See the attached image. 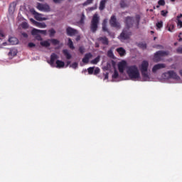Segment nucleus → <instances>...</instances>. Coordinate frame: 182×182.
<instances>
[{
	"instance_id": "25",
	"label": "nucleus",
	"mask_w": 182,
	"mask_h": 182,
	"mask_svg": "<svg viewBox=\"0 0 182 182\" xmlns=\"http://www.w3.org/2000/svg\"><path fill=\"white\" fill-rule=\"evenodd\" d=\"M50 41H41L40 43V45L41 46H43L44 48H49V46H50V43H49Z\"/></svg>"
},
{
	"instance_id": "45",
	"label": "nucleus",
	"mask_w": 182,
	"mask_h": 182,
	"mask_svg": "<svg viewBox=\"0 0 182 182\" xmlns=\"http://www.w3.org/2000/svg\"><path fill=\"white\" fill-rule=\"evenodd\" d=\"M167 14H168V11H165V10H162L161 11V15L162 16H167Z\"/></svg>"
},
{
	"instance_id": "16",
	"label": "nucleus",
	"mask_w": 182,
	"mask_h": 182,
	"mask_svg": "<svg viewBox=\"0 0 182 182\" xmlns=\"http://www.w3.org/2000/svg\"><path fill=\"white\" fill-rule=\"evenodd\" d=\"M97 41L99 42H101V43H102V45H105V46L109 45V38H107V37H106V36L99 37L97 38Z\"/></svg>"
},
{
	"instance_id": "9",
	"label": "nucleus",
	"mask_w": 182,
	"mask_h": 182,
	"mask_svg": "<svg viewBox=\"0 0 182 182\" xmlns=\"http://www.w3.org/2000/svg\"><path fill=\"white\" fill-rule=\"evenodd\" d=\"M78 32L77 30L68 26L66 28V34L68 35V36H75V35H77Z\"/></svg>"
},
{
	"instance_id": "15",
	"label": "nucleus",
	"mask_w": 182,
	"mask_h": 182,
	"mask_svg": "<svg viewBox=\"0 0 182 182\" xmlns=\"http://www.w3.org/2000/svg\"><path fill=\"white\" fill-rule=\"evenodd\" d=\"M46 30H39L36 28H33L31 31V35H38V33H42V35H46Z\"/></svg>"
},
{
	"instance_id": "35",
	"label": "nucleus",
	"mask_w": 182,
	"mask_h": 182,
	"mask_svg": "<svg viewBox=\"0 0 182 182\" xmlns=\"http://www.w3.org/2000/svg\"><path fill=\"white\" fill-rule=\"evenodd\" d=\"M48 41H50V42H51L54 46L59 45V41L58 39L52 38Z\"/></svg>"
},
{
	"instance_id": "32",
	"label": "nucleus",
	"mask_w": 182,
	"mask_h": 182,
	"mask_svg": "<svg viewBox=\"0 0 182 182\" xmlns=\"http://www.w3.org/2000/svg\"><path fill=\"white\" fill-rule=\"evenodd\" d=\"M107 56H108V58H111V59H114V54L113 53V50H109L107 51Z\"/></svg>"
},
{
	"instance_id": "39",
	"label": "nucleus",
	"mask_w": 182,
	"mask_h": 182,
	"mask_svg": "<svg viewBox=\"0 0 182 182\" xmlns=\"http://www.w3.org/2000/svg\"><path fill=\"white\" fill-rule=\"evenodd\" d=\"M118 77H119V72L114 70V74L112 75V79H117Z\"/></svg>"
},
{
	"instance_id": "62",
	"label": "nucleus",
	"mask_w": 182,
	"mask_h": 182,
	"mask_svg": "<svg viewBox=\"0 0 182 182\" xmlns=\"http://www.w3.org/2000/svg\"><path fill=\"white\" fill-rule=\"evenodd\" d=\"M156 8H157V9L160 8V5L158 4V5L156 6Z\"/></svg>"
},
{
	"instance_id": "13",
	"label": "nucleus",
	"mask_w": 182,
	"mask_h": 182,
	"mask_svg": "<svg viewBox=\"0 0 182 182\" xmlns=\"http://www.w3.org/2000/svg\"><path fill=\"white\" fill-rule=\"evenodd\" d=\"M59 56H58V55H56V53H52L50 55V60L48 62V63L50 65V66L53 67L55 65V60H56V59H58Z\"/></svg>"
},
{
	"instance_id": "56",
	"label": "nucleus",
	"mask_w": 182,
	"mask_h": 182,
	"mask_svg": "<svg viewBox=\"0 0 182 182\" xmlns=\"http://www.w3.org/2000/svg\"><path fill=\"white\" fill-rule=\"evenodd\" d=\"M22 36H23V38H28V33H23Z\"/></svg>"
},
{
	"instance_id": "22",
	"label": "nucleus",
	"mask_w": 182,
	"mask_h": 182,
	"mask_svg": "<svg viewBox=\"0 0 182 182\" xmlns=\"http://www.w3.org/2000/svg\"><path fill=\"white\" fill-rule=\"evenodd\" d=\"M140 19H141L140 15L136 14L135 16V23H136V29H139V26L140 25Z\"/></svg>"
},
{
	"instance_id": "24",
	"label": "nucleus",
	"mask_w": 182,
	"mask_h": 182,
	"mask_svg": "<svg viewBox=\"0 0 182 182\" xmlns=\"http://www.w3.org/2000/svg\"><path fill=\"white\" fill-rule=\"evenodd\" d=\"M63 53L64 56H65L66 59H72V55L69 53V50H68L67 49L63 50Z\"/></svg>"
},
{
	"instance_id": "27",
	"label": "nucleus",
	"mask_w": 182,
	"mask_h": 182,
	"mask_svg": "<svg viewBox=\"0 0 182 182\" xmlns=\"http://www.w3.org/2000/svg\"><path fill=\"white\" fill-rule=\"evenodd\" d=\"M99 62H100V55H98L94 60H92L90 61V63H92V65H97V63H99Z\"/></svg>"
},
{
	"instance_id": "6",
	"label": "nucleus",
	"mask_w": 182,
	"mask_h": 182,
	"mask_svg": "<svg viewBox=\"0 0 182 182\" xmlns=\"http://www.w3.org/2000/svg\"><path fill=\"white\" fill-rule=\"evenodd\" d=\"M165 77L167 79H174L175 80H179L180 76L177 75V73L173 70H169L164 74Z\"/></svg>"
},
{
	"instance_id": "38",
	"label": "nucleus",
	"mask_w": 182,
	"mask_h": 182,
	"mask_svg": "<svg viewBox=\"0 0 182 182\" xmlns=\"http://www.w3.org/2000/svg\"><path fill=\"white\" fill-rule=\"evenodd\" d=\"M94 71H95V67H90L87 68V72L90 75H93Z\"/></svg>"
},
{
	"instance_id": "57",
	"label": "nucleus",
	"mask_w": 182,
	"mask_h": 182,
	"mask_svg": "<svg viewBox=\"0 0 182 182\" xmlns=\"http://www.w3.org/2000/svg\"><path fill=\"white\" fill-rule=\"evenodd\" d=\"M75 40L77 41H80V36H77L75 38Z\"/></svg>"
},
{
	"instance_id": "58",
	"label": "nucleus",
	"mask_w": 182,
	"mask_h": 182,
	"mask_svg": "<svg viewBox=\"0 0 182 182\" xmlns=\"http://www.w3.org/2000/svg\"><path fill=\"white\" fill-rule=\"evenodd\" d=\"M70 65V61H67L65 68H68V66H69Z\"/></svg>"
},
{
	"instance_id": "23",
	"label": "nucleus",
	"mask_w": 182,
	"mask_h": 182,
	"mask_svg": "<svg viewBox=\"0 0 182 182\" xmlns=\"http://www.w3.org/2000/svg\"><path fill=\"white\" fill-rule=\"evenodd\" d=\"M56 68L60 69V68H65V63L60 60H57L56 62Z\"/></svg>"
},
{
	"instance_id": "48",
	"label": "nucleus",
	"mask_w": 182,
	"mask_h": 182,
	"mask_svg": "<svg viewBox=\"0 0 182 182\" xmlns=\"http://www.w3.org/2000/svg\"><path fill=\"white\" fill-rule=\"evenodd\" d=\"M79 52H80V53L83 55L85 53V48H83L82 46L80 47L79 48Z\"/></svg>"
},
{
	"instance_id": "40",
	"label": "nucleus",
	"mask_w": 182,
	"mask_h": 182,
	"mask_svg": "<svg viewBox=\"0 0 182 182\" xmlns=\"http://www.w3.org/2000/svg\"><path fill=\"white\" fill-rule=\"evenodd\" d=\"M21 28H23V29H28V28H29V25L26 22H23L21 23Z\"/></svg>"
},
{
	"instance_id": "46",
	"label": "nucleus",
	"mask_w": 182,
	"mask_h": 182,
	"mask_svg": "<svg viewBox=\"0 0 182 182\" xmlns=\"http://www.w3.org/2000/svg\"><path fill=\"white\" fill-rule=\"evenodd\" d=\"M77 63H73L71 65H70V68H73V69H77Z\"/></svg>"
},
{
	"instance_id": "61",
	"label": "nucleus",
	"mask_w": 182,
	"mask_h": 182,
	"mask_svg": "<svg viewBox=\"0 0 182 182\" xmlns=\"http://www.w3.org/2000/svg\"><path fill=\"white\" fill-rule=\"evenodd\" d=\"M0 36H1L2 38H4V35L2 34V33H0Z\"/></svg>"
},
{
	"instance_id": "59",
	"label": "nucleus",
	"mask_w": 182,
	"mask_h": 182,
	"mask_svg": "<svg viewBox=\"0 0 182 182\" xmlns=\"http://www.w3.org/2000/svg\"><path fill=\"white\" fill-rule=\"evenodd\" d=\"M99 43H95V48H100Z\"/></svg>"
},
{
	"instance_id": "10",
	"label": "nucleus",
	"mask_w": 182,
	"mask_h": 182,
	"mask_svg": "<svg viewBox=\"0 0 182 182\" xmlns=\"http://www.w3.org/2000/svg\"><path fill=\"white\" fill-rule=\"evenodd\" d=\"M125 23L127 26V28L130 29L133 26V23H134V20L133 17L127 16L125 18Z\"/></svg>"
},
{
	"instance_id": "41",
	"label": "nucleus",
	"mask_w": 182,
	"mask_h": 182,
	"mask_svg": "<svg viewBox=\"0 0 182 182\" xmlns=\"http://www.w3.org/2000/svg\"><path fill=\"white\" fill-rule=\"evenodd\" d=\"M48 32H50V38H52V36H54L55 34L56 33V31H55V29L51 28L48 31Z\"/></svg>"
},
{
	"instance_id": "47",
	"label": "nucleus",
	"mask_w": 182,
	"mask_h": 182,
	"mask_svg": "<svg viewBox=\"0 0 182 182\" xmlns=\"http://www.w3.org/2000/svg\"><path fill=\"white\" fill-rule=\"evenodd\" d=\"M99 73H100V68H96L95 70H94V75H99Z\"/></svg>"
},
{
	"instance_id": "4",
	"label": "nucleus",
	"mask_w": 182,
	"mask_h": 182,
	"mask_svg": "<svg viewBox=\"0 0 182 182\" xmlns=\"http://www.w3.org/2000/svg\"><path fill=\"white\" fill-rule=\"evenodd\" d=\"M170 55V51H164V50H159L154 53L153 60L156 63L159 62H161V58H164V56H168Z\"/></svg>"
},
{
	"instance_id": "43",
	"label": "nucleus",
	"mask_w": 182,
	"mask_h": 182,
	"mask_svg": "<svg viewBox=\"0 0 182 182\" xmlns=\"http://www.w3.org/2000/svg\"><path fill=\"white\" fill-rule=\"evenodd\" d=\"M9 56H16V53L13 50H10V51L8 53Z\"/></svg>"
},
{
	"instance_id": "31",
	"label": "nucleus",
	"mask_w": 182,
	"mask_h": 182,
	"mask_svg": "<svg viewBox=\"0 0 182 182\" xmlns=\"http://www.w3.org/2000/svg\"><path fill=\"white\" fill-rule=\"evenodd\" d=\"M68 46H69L70 49H75V46H73V41H72V39L70 38H68Z\"/></svg>"
},
{
	"instance_id": "51",
	"label": "nucleus",
	"mask_w": 182,
	"mask_h": 182,
	"mask_svg": "<svg viewBox=\"0 0 182 182\" xmlns=\"http://www.w3.org/2000/svg\"><path fill=\"white\" fill-rule=\"evenodd\" d=\"M177 53H182V47H179L176 49Z\"/></svg>"
},
{
	"instance_id": "3",
	"label": "nucleus",
	"mask_w": 182,
	"mask_h": 182,
	"mask_svg": "<svg viewBox=\"0 0 182 182\" xmlns=\"http://www.w3.org/2000/svg\"><path fill=\"white\" fill-rule=\"evenodd\" d=\"M99 22H100V17H99V14H95L91 20L90 24V31L92 33H96L97 28H99Z\"/></svg>"
},
{
	"instance_id": "53",
	"label": "nucleus",
	"mask_w": 182,
	"mask_h": 182,
	"mask_svg": "<svg viewBox=\"0 0 182 182\" xmlns=\"http://www.w3.org/2000/svg\"><path fill=\"white\" fill-rule=\"evenodd\" d=\"M54 4H60L63 0H53Z\"/></svg>"
},
{
	"instance_id": "28",
	"label": "nucleus",
	"mask_w": 182,
	"mask_h": 182,
	"mask_svg": "<svg viewBox=\"0 0 182 182\" xmlns=\"http://www.w3.org/2000/svg\"><path fill=\"white\" fill-rule=\"evenodd\" d=\"M102 31L103 32H107V33L110 35V31H109V29H107V26H106V20H104V22L102 23Z\"/></svg>"
},
{
	"instance_id": "64",
	"label": "nucleus",
	"mask_w": 182,
	"mask_h": 182,
	"mask_svg": "<svg viewBox=\"0 0 182 182\" xmlns=\"http://www.w3.org/2000/svg\"><path fill=\"white\" fill-rule=\"evenodd\" d=\"M151 33H154V31H151Z\"/></svg>"
},
{
	"instance_id": "34",
	"label": "nucleus",
	"mask_w": 182,
	"mask_h": 182,
	"mask_svg": "<svg viewBox=\"0 0 182 182\" xmlns=\"http://www.w3.org/2000/svg\"><path fill=\"white\" fill-rule=\"evenodd\" d=\"M119 5L121 6V8H127V4L126 3V1H124V0H121Z\"/></svg>"
},
{
	"instance_id": "29",
	"label": "nucleus",
	"mask_w": 182,
	"mask_h": 182,
	"mask_svg": "<svg viewBox=\"0 0 182 182\" xmlns=\"http://www.w3.org/2000/svg\"><path fill=\"white\" fill-rule=\"evenodd\" d=\"M85 19H86V16H85V13H82L81 18L79 21L80 25H83V23H85Z\"/></svg>"
},
{
	"instance_id": "26",
	"label": "nucleus",
	"mask_w": 182,
	"mask_h": 182,
	"mask_svg": "<svg viewBox=\"0 0 182 182\" xmlns=\"http://www.w3.org/2000/svg\"><path fill=\"white\" fill-rule=\"evenodd\" d=\"M137 46L140 48V49H147V44L146 43L140 42L137 44Z\"/></svg>"
},
{
	"instance_id": "20",
	"label": "nucleus",
	"mask_w": 182,
	"mask_h": 182,
	"mask_svg": "<svg viewBox=\"0 0 182 182\" xmlns=\"http://www.w3.org/2000/svg\"><path fill=\"white\" fill-rule=\"evenodd\" d=\"M106 2H107V0H102L100 1L99 6L100 11H103L106 8Z\"/></svg>"
},
{
	"instance_id": "30",
	"label": "nucleus",
	"mask_w": 182,
	"mask_h": 182,
	"mask_svg": "<svg viewBox=\"0 0 182 182\" xmlns=\"http://www.w3.org/2000/svg\"><path fill=\"white\" fill-rule=\"evenodd\" d=\"M166 28L169 32H173L174 31V24L168 23Z\"/></svg>"
},
{
	"instance_id": "44",
	"label": "nucleus",
	"mask_w": 182,
	"mask_h": 182,
	"mask_svg": "<svg viewBox=\"0 0 182 182\" xmlns=\"http://www.w3.org/2000/svg\"><path fill=\"white\" fill-rule=\"evenodd\" d=\"M158 5L160 6H164V5H166V1L164 0H159L158 1Z\"/></svg>"
},
{
	"instance_id": "33",
	"label": "nucleus",
	"mask_w": 182,
	"mask_h": 182,
	"mask_svg": "<svg viewBox=\"0 0 182 182\" xmlns=\"http://www.w3.org/2000/svg\"><path fill=\"white\" fill-rule=\"evenodd\" d=\"M14 11H15V4H12L9 6V12L10 14H14Z\"/></svg>"
},
{
	"instance_id": "49",
	"label": "nucleus",
	"mask_w": 182,
	"mask_h": 182,
	"mask_svg": "<svg viewBox=\"0 0 182 182\" xmlns=\"http://www.w3.org/2000/svg\"><path fill=\"white\" fill-rule=\"evenodd\" d=\"M28 48H35V46H36V45H35V43H28Z\"/></svg>"
},
{
	"instance_id": "1",
	"label": "nucleus",
	"mask_w": 182,
	"mask_h": 182,
	"mask_svg": "<svg viewBox=\"0 0 182 182\" xmlns=\"http://www.w3.org/2000/svg\"><path fill=\"white\" fill-rule=\"evenodd\" d=\"M127 73L132 80L139 79L140 77V73L137 65H131L127 68Z\"/></svg>"
},
{
	"instance_id": "14",
	"label": "nucleus",
	"mask_w": 182,
	"mask_h": 182,
	"mask_svg": "<svg viewBox=\"0 0 182 182\" xmlns=\"http://www.w3.org/2000/svg\"><path fill=\"white\" fill-rule=\"evenodd\" d=\"M127 63L126 61H122L118 64V70L119 73H123L124 72V69L126 68Z\"/></svg>"
},
{
	"instance_id": "63",
	"label": "nucleus",
	"mask_w": 182,
	"mask_h": 182,
	"mask_svg": "<svg viewBox=\"0 0 182 182\" xmlns=\"http://www.w3.org/2000/svg\"><path fill=\"white\" fill-rule=\"evenodd\" d=\"M156 39H157V37L154 38V41H156Z\"/></svg>"
},
{
	"instance_id": "17",
	"label": "nucleus",
	"mask_w": 182,
	"mask_h": 182,
	"mask_svg": "<svg viewBox=\"0 0 182 182\" xmlns=\"http://www.w3.org/2000/svg\"><path fill=\"white\" fill-rule=\"evenodd\" d=\"M31 21L33 22V23L38 28H46V24L45 23H39L33 18H31Z\"/></svg>"
},
{
	"instance_id": "12",
	"label": "nucleus",
	"mask_w": 182,
	"mask_h": 182,
	"mask_svg": "<svg viewBox=\"0 0 182 182\" xmlns=\"http://www.w3.org/2000/svg\"><path fill=\"white\" fill-rule=\"evenodd\" d=\"M33 15H34L35 19H36V21H48V18L42 17V16H43V15H42L41 14H39L35 11H33Z\"/></svg>"
},
{
	"instance_id": "54",
	"label": "nucleus",
	"mask_w": 182,
	"mask_h": 182,
	"mask_svg": "<svg viewBox=\"0 0 182 182\" xmlns=\"http://www.w3.org/2000/svg\"><path fill=\"white\" fill-rule=\"evenodd\" d=\"M178 38H179V42H181L182 41V33H179Z\"/></svg>"
},
{
	"instance_id": "52",
	"label": "nucleus",
	"mask_w": 182,
	"mask_h": 182,
	"mask_svg": "<svg viewBox=\"0 0 182 182\" xmlns=\"http://www.w3.org/2000/svg\"><path fill=\"white\" fill-rule=\"evenodd\" d=\"M156 48L157 49H164V46H161V45H156Z\"/></svg>"
},
{
	"instance_id": "8",
	"label": "nucleus",
	"mask_w": 182,
	"mask_h": 182,
	"mask_svg": "<svg viewBox=\"0 0 182 182\" xmlns=\"http://www.w3.org/2000/svg\"><path fill=\"white\" fill-rule=\"evenodd\" d=\"M37 9H38L39 11H43L44 12H49V11H50V7H49V5L43 4L41 3L37 4Z\"/></svg>"
},
{
	"instance_id": "21",
	"label": "nucleus",
	"mask_w": 182,
	"mask_h": 182,
	"mask_svg": "<svg viewBox=\"0 0 182 182\" xmlns=\"http://www.w3.org/2000/svg\"><path fill=\"white\" fill-rule=\"evenodd\" d=\"M117 52H118L119 55L121 56H124V55H126V50L122 47L117 48Z\"/></svg>"
},
{
	"instance_id": "42",
	"label": "nucleus",
	"mask_w": 182,
	"mask_h": 182,
	"mask_svg": "<svg viewBox=\"0 0 182 182\" xmlns=\"http://www.w3.org/2000/svg\"><path fill=\"white\" fill-rule=\"evenodd\" d=\"M156 28L158 29H161V28H163V21H160L159 22H158L156 23Z\"/></svg>"
},
{
	"instance_id": "5",
	"label": "nucleus",
	"mask_w": 182,
	"mask_h": 182,
	"mask_svg": "<svg viewBox=\"0 0 182 182\" xmlns=\"http://www.w3.org/2000/svg\"><path fill=\"white\" fill-rule=\"evenodd\" d=\"M132 36V31L129 28H124L119 36L120 41H127Z\"/></svg>"
},
{
	"instance_id": "55",
	"label": "nucleus",
	"mask_w": 182,
	"mask_h": 182,
	"mask_svg": "<svg viewBox=\"0 0 182 182\" xmlns=\"http://www.w3.org/2000/svg\"><path fill=\"white\" fill-rule=\"evenodd\" d=\"M178 25H179L181 26V28H182V21H181V20H178Z\"/></svg>"
},
{
	"instance_id": "19",
	"label": "nucleus",
	"mask_w": 182,
	"mask_h": 182,
	"mask_svg": "<svg viewBox=\"0 0 182 182\" xmlns=\"http://www.w3.org/2000/svg\"><path fill=\"white\" fill-rule=\"evenodd\" d=\"M9 42L11 43V45H18V43L19 42L18 41V38L16 37H11L9 38Z\"/></svg>"
},
{
	"instance_id": "2",
	"label": "nucleus",
	"mask_w": 182,
	"mask_h": 182,
	"mask_svg": "<svg viewBox=\"0 0 182 182\" xmlns=\"http://www.w3.org/2000/svg\"><path fill=\"white\" fill-rule=\"evenodd\" d=\"M141 73L144 82H147V80H150V76H149V61L144 60L141 64Z\"/></svg>"
},
{
	"instance_id": "7",
	"label": "nucleus",
	"mask_w": 182,
	"mask_h": 182,
	"mask_svg": "<svg viewBox=\"0 0 182 182\" xmlns=\"http://www.w3.org/2000/svg\"><path fill=\"white\" fill-rule=\"evenodd\" d=\"M109 24L112 28H117V29H120V23L117 21V18L116 16L112 15L109 19Z\"/></svg>"
},
{
	"instance_id": "18",
	"label": "nucleus",
	"mask_w": 182,
	"mask_h": 182,
	"mask_svg": "<svg viewBox=\"0 0 182 182\" xmlns=\"http://www.w3.org/2000/svg\"><path fill=\"white\" fill-rule=\"evenodd\" d=\"M92 56L93 55L90 53H86L82 58V63L85 64L89 63V59L92 58Z\"/></svg>"
},
{
	"instance_id": "11",
	"label": "nucleus",
	"mask_w": 182,
	"mask_h": 182,
	"mask_svg": "<svg viewBox=\"0 0 182 182\" xmlns=\"http://www.w3.org/2000/svg\"><path fill=\"white\" fill-rule=\"evenodd\" d=\"M164 68H166V64L159 63V64L154 65V67L152 68V72H153V73H156V72H157V70H160V69H164Z\"/></svg>"
},
{
	"instance_id": "50",
	"label": "nucleus",
	"mask_w": 182,
	"mask_h": 182,
	"mask_svg": "<svg viewBox=\"0 0 182 182\" xmlns=\"http://www.w3.org/2000/svg\"><path fill=\"white\" fill-rule=\"evenodd\" d=\"M103 75L105 77L104 80L109 79V73H104Z\"/></svg>"
},
{
	"instance_id": "36",
	"label": "nucleus",
	"mask_w": 182,
	"mask_h": 182,
	"mask_svg": "<svg viewBox=\"0 0 182 182\" xmlns=\"http://www.w3.org/2000/svg\"><path fill=\"white\" fill-rule=\"evenodd\" d=\"M90 4H93V0H87L82 4V5L83 6H87V5H90Z\"/></svg>"
},
{
	"instance_id": "60",
	"label": "nucleus",
	"mask_w": 182,
	"mask_h": 182,
	"mask_svg": "<svg viewBox=\"0 0 182 182\" xmlns=\"http://www.w3.org/2000/svg\"><path fill=\"white\" fill-rule=\"evenodd\" d=\"M178 19H180V18H182V14H180L179 16H177Z\"/></svg>"
},
{
	"instance_id": "37",
	"label": "nucleus",
	"mask_w": 182,
	"mask_h": 182,
	"mask_svg": "<svg viewBox=\"0 0 182 182\" xmlns=\"http://www.w3.org/2000/svg\"><path fill=\"white\" fill-rule=\"evenodd\" d=\"M32 35L33 36H35V38L36 39V41H42V36H41L39 33L32 34Z\"/></svg>"
}]
</instances>
